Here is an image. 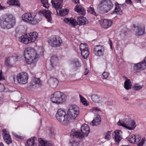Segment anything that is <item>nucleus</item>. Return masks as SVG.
Returning <instances> with one entry per match:
<instances>
[{
  "mask_svg": "<svg viewBox=\"0 0 146 146\" xmlns=\"http://www.w3.org/2000/svg\"><path fill=\"white\" fill-rule=\"evenodd\" d=\"M135 143H137L140 141L141 137L139 135L135 134Z\"/></svg>",
  "mask_w": 146,
  "mask_h": 146,
  "instance_id": "47",
  "label": "nucleus"
},
{
  "mask_svg": "<svg viewBox=\"0 0 146 146\" xmlns=\"http://www.w3.org/2000/svg\"><path fill=\"white\" fill-rule=\"evenodd\" d=\"M135 135H131L128 138V141L131 143L135 144Z\"/></svg>",
  "mask_w": 146,
  "mask_h": 146,
  "instance_id": "39",
  "label": "nucleus"
},
{
  "mask_svg": "<svg viewBox=\"0 0 146 146\" xmlns=\"http://www.w3.org/2000/svg\"><path fill=\"white\" fill-rule=\"evenodd\" d=\"M101 118L100 115L97 114L95 115L94 119L92 121V125L97 126L100 124Z\"/></svg>",
  "mask_w": 146,
  "mask_h": 146,
  "instance_id": "23",
  "label": "nucleus"
},
{
  "mask_svg": "<svg viewBox=\"0 0 146 146\" xmlns=\"http://www.w3.org/2000/svg\"><path fill=\"white\" fill-rule=\"evenodd\" d=\"M69 146H82L79 142L76 141L74 139H71L68 143Z\"/></svg>",
  "mask_w": 146,
  "mask_h": 146,
  "instance_id": "33",
  "label": "nucleus"
},
{
  "mask_svg": "<svg viewBox=\"0 0 146 146\" xmlns=\"http://www.w3.org/2000/svg\"><path fill=\"white\" fill-rule=\"evenodd\" d=\"M81 53L83 58L84 59H86L88 57L89 55L88 49L81 51Z\"/></svg>",
  "mask_w": 146,
  "mask_h": 146,
  "instance_id": "36",
  "label": "nucleus"
},
{
  "mask_svg": "<svg viewBox=\"0 0 146 146\" xmlns=\"http://www.w3.org/2000/svg\"><path fill=\"white\" fill-rule=\"evenodd\" d=\"M33 13H26L23 14L22 15L23 20L25 22L29 23Z\"/></svg>",
  "mask_w": 146,
  "mask_h": 146,
  "instance_id": "27",
  "label": "nucleus"
},
{
  "mask_svg": "<svg viewBox=\"0 0 146 146\" xmlns=\"http://www.w3.org/2000/svg\"><path fill=\"white\" fill-rule=\"evenodd\" d=\"M104 48L102 46L98 45L94 48V52L96 56L100 57L104 55Z\"/></svg>",
  "mask_w": 146,
  "mask_h": 146,
  "instance_id": "14",
  "label": "nucleus"
},
{
  "mask_svg": "<svg viewBox=\"0 0 146 146\" xmlns=\"http://www.w3.org/2000/svg\"><path fill=\"white\" fill-rule=\"evenodd\" d=\"M48 41L50 46L56 47L60 46L62 42V40L59 36L55 35L49 38Z\"/></svg>",
  "mask_w": 146,
  "mask_h": 146,
  "instance_id": "8",
  "label": "nucleus"
},
{
  "mask_svg": "<svg viewBox=\"0 0 146 146\" xmlns=\"http://www.w3.org/2000/svg\"><path fill=\"white\" fill-rule=\"evenodd\" d=\"M56 117L61 124L64 125H68L71 121V117L68 113L61 109L58 110Z\"/></svg>",
  "mask_w": 146,
  "mask_h": 146,
  "instance_id": "3",
  "label": "nucleus"
},
{
  "mask_svg": "<svg viewBox=\"0 0 146 146\" xmlns=\"http://www.w3.org/2000/svg\"><path fill=\"white\" fill-rule=\"evenodd\" d=\"M143 85L141 86H137L136 85L133 86L132 88L133 90H138L141 89L143 87Z\"/></svg>",
  "mask_w": 146,
  "mask_h": 146,
  "instance_id": "46",
  "label": "nucleus"
},
{
  "mask_svg": "<svg viewBox=\"0 0 146 146\" xmlns=\"http://www.w3.org/2000/svg\"><path fill=\"white\" fill-rule=\"evenodd\" d=\"M5 80V77L2 74V71L0 70V81H2Z\"/></svg>",
  "mask_w": 146,
  "mask_h": 146,
  "instance_id": "54",
  "label": "nucleus"
},
{
  "mask_svg": "<svg viewBox=\"0 0 146 146\" xmlns=\"http://www.w3.org/2000/svg\"><path fill=\"white\" fill-rule=\"evenodd\" d=\"M18 0H9L7 3L10 5H15L18 6H20Z\"/></svg>",
  "mask_w": 146,
  "mask_h": 146,
  "instance_id": "34",
  "label": "nucleus"
},
{
  "mask_svg": "<svg viewBox=\"0 0 146 146\" xmlns=\"http://www.w3.org/2000/svg\"><path fill=\"white\" fill-rule=\"evenodd\" d=\"M111 131H108L106 133L104 137L105 139L108 141L110 140L111 138Z\"/></svg>",
  "mask_w": 146,
  "mask_h": 146,
  "instance_id": "42",
  "label": "nucleus"
},
{
  "mask_svg": "<svg viewBox=\"0 0 146 146\" xmlns=\"http://www.w3.org/2000/svg\"><path fill=\"white\" fill-rule=\"evenodd\" d=\"M86 18L82 16L78 17L77 24L79 25H82L86 24V22L85 21Z\"/></svg>",
  "mask_w": 146,
  "mask_h": 146,
  "instance_id": "31",
  "label": "nucleus"
},
{
  "mask_svg": "<svg viewBox=\"0 0 146 146\" xmlns=\"http://www.w3.org/2000/svg\"><path fill=\"white\" fill-rule=\"evenodd\" d=\"M38 13L40 15H43L47 19V21L49 22H50L52 20L51 14L52 13L49 10H44L40 11Z\"/></svg>",
  "mask_w": 146,
  "mask_h": 146,
  "instance_id": "19",
  "label": "nucleus"
},
{
  "mask_svg": "<svg viewBox=\"0 0 146 146\" xmlns=\"http://www.w3.org/2000/svg\"><path fill=\"white\" fill-rule=\"evenodd\" d=\"M40 1L44 7L45 8H48L49 7V4L48 0H40Z\"/></svg>",
  "mask_w": 146,
  "mask_h": 146,
  "instance_id": "44",
  "label": "nucleus"
},
{
  "mask_svg": "<svg viewBox=\"0 0 146 146\" xmlns=\"http://www.w3.org/2000/svg\"><path fill=\"white\" fill-rule=\"evenodd\" d=\"M2 133L3 137L5 142L8 145L11 143L12 141L9 132L5 129H3L2 130Z\"/></svg>",
  "mask_w": 146,
  "mask_h": 146,
  "instance_id": "18",
  "label": "nucleus"
},
{
  "mask_svg": "<svg viewBox=\"0 0 146 146\" xmlns=\"http://www.w3.org/2000/svg\"><path fill=\"white\" fill-rule=\"evenodd\" d=\"M24 54L27 64H30L32 68L35 67L39 57L36 50L33 48L28 47L25 49Z\"/></svg>",
  "mask_w": 146,
  "mask_h": 146,
  "instance_id": "1",
  "label": "nucleus"
},
{
  "mask_svg": "<svg viewBox=\"0 0 146 146\" xmlns=\"http://www.w3.org/2000/svg\"><path fill=\"white\" fill-rule=\"evenodd\" d=\"M17 60V56H11L7 58L5 62V64L7 67H11L15 63Z\"/></svg>",
  "mask_w": 146,
  "mask_h": 146,
  "instance_id": "16",
  "label": "nucleus"
},
{
  "mask_svg": "<svg viewBox=\"0 0 146 146\" xmlns=\"http://www.w3.org/2000/svg\"><path fill=\"white\" fill-rule=\"evenodd\" d=\"M145 145H146V143H145Z\"/></svg>",
  "mask_w": 146,
  "mask_h": 146,
  "instance_id": "64",
  "label": "nucleus"
},
{
  "mask_svg": "<svg viewBox=\"0 0 146 146\" xmlns=\"http://www.w3.org/2000/svg\"><path fill=\"white\" fill-rule=\"evenodd\" d=\"M63 21L65 23L72 27L76 26L77 24L76 21L73 18H65Z\"/></svg>",
  "mask_w": 146,
  "mask_h": 146,
  "instance_id": "22",
  "label": "nucleus"
},
{
  "mask_svg": "<svg viewBox=\"0 0 146 146\" xmlns=\"http://www.w3.org/2000/svg\"><path fill=\"white\" fill-rule=\"evenodd\" d=\"M0 146H4V145L2 143H0Z\"/></svg>",
  "mask_w": 146,
  "mask_h": 146,
  "instance_id": "62",
  "label": "nucleus"
},
{
  "mask_svg": "<svg viewBox=\"0 0 146 146\" xmlns=\"http://www.w3.org/2000/svg\"><path fill=\"white\" fill-rule=\"evenodd\" d=\"M70 66L74 69H77L80 68L81 64L79 59L77 58H75L70 60L69 62Z\"/></svg>",
  "mask_w": 146,
  "mask_h": 146,
  "instance_id": "21",
  "label": "nucleus"
},
{
  "mask_svg": "<svg viewBox=\"0 0 146 146\" xmlns=\"http://www.w3.org/2000/svg\"><path fill=\"white\" fill-rule=\"evenodd\" d=\"M38 37V34L36 32H30L19 37V40L25 44L34 42Z\"/></svg>",
  "mask_w": 146,
  "mask_h": 146,
  "instance_id": "5",
  "label": "nucleus"
},
{
  "mask_svg": "<svg viewBox=\"0 0 146 146\" xmlns=\"http://www.w3.org/2000/svg\"><path fill=\"white\" fill-rule=\"evenodd\" d=\"M115 10L111 13V14H113L114 13H115L119 15H121L122 14V10L121 8V6H122L123 4L121 5L117 3H115Z\"/></svg>",
  "mask_w": 146,
  "mask_h": 146,
  "instance_id": "25",
  "label": "nucleus"
},
{
  "mask_svg": "<svg viewBox=\"0 0 146 146\" xmlns=\"http://www.w3.org/2000/svg\"><path fill=\"white\" fill-rule=\"evenodd\" d=\"M122 132L121 130H117L115 131L112 134V137L114 139L115 143L118 144L122 139L121 136Z\"/></svg>",
  "mask_w": 146,
  "mask_h": 146,
  "instance_id": "13",
  "label": "nucleus"
},
{
  "mask_svg": "<svg viewBox=\"0 0 146 146\" xmlns=\"http://www.w3.org/2000/svg\"><path fill=\"white\" fill-rule=\"evenodd\" d=\"M31 82L33 85L36 84H40V81L39 78H34L33 79Z\"/></svg>",
  "mask_w": 146,
  "mask_h": 146,
  "instance_id": "45",
  "label": "nucleus"
},
{
  "mask_svg": "<svg viewBox=\"0 0 146 146\" xmlns=\"http://www.w3.org/2000/svg\"><path fill=\"white\" fill-rule=\"evenodd\" d=\"M136 35L138 36H141L144 33L145 28L141 27H137L135 30Z\"/></svg>",
  "mask_w": 146,
  "mask_h": 146,
  "instance_id": "30",
  "label": "nucleus"
},
{
  "mask_svg": "<svg viewBox=\"0 0 146 146\" xmlns=\"http://www.w3.org/2000/svg\"><path fill=\"white\" fill-rule=\"evenodd\" d=\"M124 88L126 90H129L131 87V82L129 79L126 80L124 82Z\"/></svg>",
  "mask_w": 146,
  "mask_h": 146,
  "instance_id": "35",
  "label": "nucleus"
},
{
  "mask_svg": "<svg viewBox=\"0 0 146 146\" xmlns=\"http://www.w3.org/2000/svg\"><path fill=\"white\" fill-rule=\"evenodd\" d=\"M91 7H90L88 9L87 12H88V13H90V14H91Z\"/></svg>",
  "mask_w": 146,
  "mask_h": 146,
  "instance_id": "59",
  "label": "nucleus"
},
{
  "mask_svg": "<svg viewBox=\"0 0 146 146\" xmlns=\"http://www.w3.org/2000/svg\"><path fill=\"white\" fill-rule=\"evenodd\" d=\"M145 139V138H142L141 139V141L138 144L137 146H143L144 143V141Z\"/></svg>",
  "mask_w": 146,
  "mask_h": 146,
  "instance_id": "52",
  "label": "nucleus"
},
{
  "mask_svg": "<svg viewBox=\"0 0 146 146\" xmlns=\"http://www.w3.org/2000/svg\"><path fill=\"white\" fill-rule=\"evenodd\" d=\"M123 99L125 100H128V98L127 97H124L123 98Z\"/></svg>",
  "mask_w": 146,
  "mask_h": 146,
  "instance_id": "61",
  "label": "nucleus"
},
{
  "mask_svg": "<svg viewBox=\"0 0 146 146\" xmlns=\"http://www.w3.org/2000/svg\"><path fill=\"white\" fill-rule=\"evenodd\" d=\"M37 141L36 137H32L27 141L26 146H36Z\"/></svg>",
  "mask_w": 146,
  "mask_h": 146,
  "instance_id": "26",
  "label": "nucleus"
},
{
  "mask_svg": "<svg viewBox=\"0 0 146 146\" xmlns=\"http://www.w3.org/2000/svg\"><path fill=\"white\" fill-rule=\"evenodd\" d=\"M99 21L101 27L105 29L109 28L112 25L113 21L107 19H103L101 20H98Z\"/></svg>",
  "mask_w": 146,
  "mask_h": 146,
  "instance_id": "15",
  "label": "nucleus"
},
{
  "mask_svg": "<svg viewBox=\"0 0 146 146\" xmlns=\"http://www.w3.org/2000/svg\"><path fill=\"white\" fill-rule=\"evenodd\" d=\"M80 100L82 104L85 106H88L89 105V102H88L85 98L81 95H79Z\"/></svg>",
  "mask_w": 146,
  "mask_h": 146,
  "instance_id": "38",
  "label": "nucleus"
},
{
  "mask_svg": "<svg viewBox=\"0 0 146 146\" xmlns=\"http://www.w3.org/2000/svg\"><path fill=\"white\" fill-rule=\"evenodd\" d=\"M80 51L88 49V45L86 43H81L80 46Z\"/></svg>",
  "mask_w": 146,
  "mask_h": 146,
  "instance_id": "43",
  "label": "nucleus"
},
{
  "mask_svg": "<svg viewBox=\"0 0 146 146\" xmlns=\"http://www.w3.org/2000/svg\"><path fill=\"white\" fill-rule=\"evenodd\" d=\"M134 27H135V25H134Z\"/></svg>",
  "mask_w": 146,
  "mask_h": 146,
  "instance_id": "63",
  "label": "nucleus"
},
{
  "mask_svg": "<svg viewBox=\"0 0 146 146\" xmlns=\"http://www.w3.org/2000/svg\"><path fill=\"white\" fill-rule=\"evenodd\" d=\"M113 4L110 0H103L98 5V8L104 13H106L111 9Z\"/></svg>",
  "mask_w": 146,
  "mask_h": 146,
  "instance_id": "7",
  "label": "nucleus"
},
{
  "mask_svg": "<svg viewBox=\"0 0 146 146\" xmlns=\"http://www.w3.org/2000/svg\"><path fill=\"white\" fill-rule=\"evenodd\" d=\"M58 59L57 57L54 55L52 56L51 58V66L52 68H53L54 66L56 65L58 62Z\"/></svg>",
  "mask_w": 146,
  "mask_h": 146,
  "instance_id": "32",
  "label": "nucleus"
},
{
  "mask_svg": "<svg viewBox=\"0 0 146 146\" xmlns=\"http://www.w3.org/2000/svg\"><path fill=\"white\" fill-rule=\"evenodd\" d=\"M50 133L49 134L52 137H53L55 134V133L54 132L53 129H50L49 131Z\"/></svg>",
  "mask_w": 146,
  "mask_h": 146,
  "instance_id": "51",
  "label": "nucleus"
},
{
  "mask_svg": "<svg viewBox=\"0 0 146 146\" xmlns=\"http://www.w3.org/2000/svg\"><path fill=\"white\" fill-rule=\"evenodd\" d=\"M5 90V87L3 84L0 83V92H2L4 91Z\"/></svg>",
  "mask_w": 146,
  "mask_h": 146,
  "instance_id": "53",
  "label": "nucleus"
},
{
  "mask_svg": "<svg viewBox=\"0 0 146 146\" xmlns=\"http://www.w3.org/2000/svg\"><path fill=\"white\" fill-rule=\"evenodd\" d=\"M105 104L107 106L110 105L111 104V103L110 101H107L105 102Z\"/></svg>",
  "mask_w": 146,
  "mask_h": 146,
  "instance_id": "58",
  "label": "nucleus"
},
{
  "mask_svg": "<svg viewBox=\"0 0 146 146\" xmlns=\"http://www.w3.org/2000/svg\"><path fill=\"white\" fill-rule=\"evenodd\" d=\"M48 83L49 84L50 86L52 88L56 87L58 85V81L56 78L51 77L48 80Z\"/></svg>",
  "mask_w": 146,
  "mask_h": 146,
  "instance_id": "24",
  "label": "nucleus"
},
{
  "mask_svg": "<svg viewBox=\"0 0 146 146\" xmlns=\"http://www.w3.org/2000/svg\"><path fill=\"white\" fill-rule=\"evenodd\" d=\"M117 124L129 130H133L136 126L135 121L133 120H128L125 123H121L119 121L117 123Z\"/></svg>",
  "mask_w": 146,
  "mask_h": 146,
  "instance_id": "10",
  "label": "nucleus"
},
{
  "mask_svg": "<svg viewBox=\"0 0 146 146\" xmlns=\"http://www.w3.org/2000/svg\"><path fill=\"white\" fill-rule=\"evenodd\" d=\"M41 20V18L36 13H33L32 18L29 24L33 25H35L38 24Z\"/></svg>",
  "mask_w": 146,
  "mask_h": 146,
  "instance_id": "20",
  "label": "nucleus"
},
{
  "mask_svg": "<svg viewBox=\"0 0 146 146\" xmlns=\"http://www.w3.org/2000/svg\"><path fill=\"white\" fill-rule=\"evenodd\" d=\"M100 97L97 94L92 95V100L94 103H99L100 100Z\"/></svg>",
  "mask_w": 146,
  "mask_h": 146,
  "instance_id": "37",
  "label": "nucleus"
},
{
  "mask_svg": "<svg viewBox=\"0 0 146 146\" xmlns=\"http://www.w3.org/2000/svg\"><path fill=\"white\" fill-rule=\"evenodd\" d=\"M71 1L73 2L76 4L78 3H79V0H71Z\"/></svg>",
  "mask_w": 146,
  "mask_h": 146,
  "instance_id": "55",
  "label": "nucleus"
},
{
  "mask_svg": "<svg viewBox=\"0 0 146 146\" xmlns=\"http://www.w3.org/2000/svg\"><path fill=\"white\" fill-rule=\"evenodd\" d=\"M110 45L111 49L112 48V42L111 40L109 39Z\"/></svg>",
  "mask_w": 146,
  "mask_h": 146,
  "instance_id": "60",
  "label": "nucleus"
},
{
  "mask_svg": "<svg viewBox=\"0 0 146 146\" xmlns=\"http://www.w3.org/2000/svg\"><path fill=\"white\" fill-rule=\"evenodd\" d=\"M68 114L71 119H74L77 117L79 113L78 108L75 105H71L68 109Z\"/></svg>",
  "mask_w": 146,
  "mask_h": 146,
  "instance_id": "9",
  "label": "nucleus"
},
{
  "mask_svg": "<svg viewBox=\"0 0 146 146\" xmlns=\"http://www.w3.org/2000/svg\"><path fill=\"white\" fill-rule=\"evenodd\" d=\"M39 146H53L52 144L49 141H44L41 138L38 139Z\"/></svg>",
  "mask_w": 146,
  "mask_h": 146,
  "instance_id": "29",
  "label": "nucleus"
},
{
  "mask_svg": "<svg viewBox=\"0 0 146 146\" xmlns=\"http://www.w3.org/2000/svg\"><path fill=\"white\" fill-rule=\"evenodd\" d=\"M92 111L93 112L98 113L99 111H100L101 110L100 109L97 107H93Z\"/></svg>",
  "mask_w": 146,
  "mask_h": 146,
  "instance_id": "49",
  "label": "nucleus"
},
{
  "mask_svg": "<svg viewBox=\"0 0 146 146\" xmlns=\"http://www.w3.org/2000/svg\"><path fill=\"white\" fill-rule=\"evenodd\" d=\"M15 23V17L12 14H6L0 17V25L3 29H9L13 28Z\"/></svg>",
  "mask_w": 146,
  "mask_h": 146,
  "instance_id": "2",
  "label": "nucleus"
},
{
  "mask_svg": "<svg viewBox=\"0 0 146 146\" xmlns=\"http://www.w3.org/2000/svg\"><path fill=\"white\" fill-rule=\"evenodd\" d=\"M99 17L100 16L96 13L94 8L92 7V17H93L94 19L96 20L98 19Z\"/></svg>",
  "mask_w": 146,
  "mask_h": 146,
  "instance_id": "40",
  "label": "nucleus"
},
{
  "mask_svg": "<svg viewBox=\"0 0 146 146\" xmlns=\"http://www.w3.org/2000/svg\"><path fill=\"white\" fill-rule=\"evenodd\" d=\"M66 96L63 93L57 91L54 92L51 96V101L54 103L60 104L64 102Z\"/></svg>",
  "mask_w": 146,
  "mask_h": 146,
  "instance_id": "6",
  "label": "nucleus"
},
{
  "mask_svg": "<svg viewBox=\"0 0 146 146\" xmlns=\"http://www.w3.org/2000/svg\"><path fill=\"white\" fill-rule=\"evenodd\" d=\"M62 0H52L51 1L52 6L54 7L57 14L58 10H61L62 7Z\"/></svg>",
  "mask_w": 146,
  "mask_h": 146,
  "instance_id": "17",
  "label": "nucleus"
},
{
  "mask_svg": "<svg viewBox=\"0 0 146 146\" xmlns=\"http://www.w3.org/2000/svg\"><path fill=\"white\" fill-rule=\"evenodd\" d=\"M74 10L79 15H84L86 13L85 11L84 8L80 5H77L74 8Z\"/></svg>",
  "mask_w": 146,
  "mask_h": 146,
  "instance_id": "28",
  "label": "nucleus"
},
{
  "mask_svg": "<svg viewBox=\"0 0 146 146\" xmlns=\"http://www.w3.org/2000/svg\"><path fill=\"white\" fill-rule=\"evenodd\" d=\"M59 13L60 15L62 16H64L68 14V10L67 9H63L61 11L60 10H59Z\"/></svg>",
  "mask_w": 146,
  "mask_h": 146,
  "instance_id": "41",
  "label": "nucleus"
},
{
  "mask_svg": "<svg viewBox=\"0 0 146 146\" xmlns=\"http://www.w3.org/2000/svg\"><path fill=\"white\" fill-rule=\"evenodd\" d=\"M28 76L27 73L22 72L17 74V80L18 83L20 84H25L27 82Z\"/></svg>",
  "mask_w": 146,
  "mask_h": 146,
  "instance_id": "12",
  "label": "nucleus"
},
{
  "mask_svg": "<svg viewBox=\"0 0 146 146\" xmlns=\"http://www.w3.org/2000/svg\"><path fill=\"white\" fill-rule=\"evenodd\" d=\"M80 131L81 133L75 129L72 130L70 134V137L74 138H82L88 136L90 131V128L86 124H83L82 126Z\"/></svg>",
  "mask_w": 146,
  "mask_h": 146,
  "instance_id": "4",
  "label": "nucleus"
},
{
  "mask_svg": "<svg viewBox=\"0 0 146 146\" xmlns=\"http://www.w3.org/2000/svg\"><path fill=\"white\" fill-rule=\"evenodd\" d=\"M126 3L130 4H131L132 3V1L131 0H126Z\"/></svg>",
  "mask_w": 146,
  "mask_h": 146,
  "instance_id": "56",
  "label": "nucleus"
},
{
  "mask_svg": "<svg viewBox=\"0 0 146 146\" xmlns=\"http://www.w3.org/2000/svg\"><path fill=\"white\" fill-rule=\"evenodd\" d=\"M89 72V70L87 68H86L85 69V71L84 73L85 75H86L88 74Z\"/></svg>",
  "mask_w": 146,
  "mask_h": 146,
  "instance_id": "57",
  "label": "nucleus"
},
{
  "mask_svg": "<svg viewBox=\"0 0 146 146\" xmlns=\"http://www.w3.org/2000/svg\"><path fill=\"white\" fill-rule=\"evenodd\" d=\"M12 134L14 136H15L17 138H18L20 139H22L23 138V136L19 135L17 133H15V132H13Z\"/></svg>",
  "mask_w": 146,
  "mask_h": 146,
  "instance_id": "50",
  "label": "nucleus"
},
{
  "mask_svg": "<svg viewBox=\"0 0 146 146\" xmlns=\"http://www.w3.org/2000/svg\"><path fill=\"white\" fill-rule=\"evenodd\" d=\"M146 68V58L143 60L138 63L135 64L133 66L134 71L136 72H139Z\"/></svg>",
  "mask_w": 146,
  "mask_h": 146,
  "instance_id": "11",
  "label": "nucleus"
},
{
  "mask_svg": "<svg viewBox=\"0 0 146 146\" xmlns=\"http://www.w3.org/2000/svg\"><path fill=\"white\" fill-rule=\"evenodd\" d=\"M108 75L109 74L108 72H104L102 75V78L104 79H106L108 77Z\"/></svg>",
  "mask_w": 146,
  "mask_h": 146,
  "instance_id": "48",
  "label": "nucleus"
}]
</instances>
